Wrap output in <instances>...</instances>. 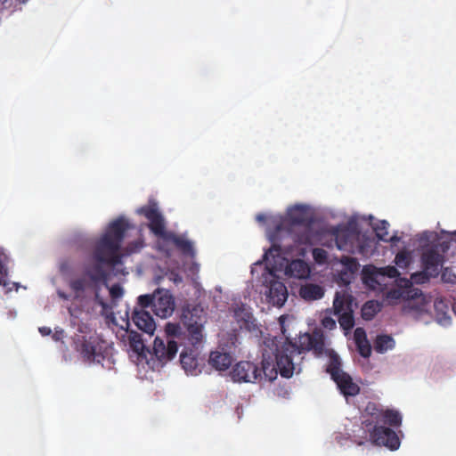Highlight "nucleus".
<instances>
[{"label":"nucleus","mask_w":456,"mask_h":456,"mask_svg":"<svg viewBox=\"0 0 456 456\" xmlns=\"http://www.w3.org/2000/svg\"><path fill=\"white\" fill-rule=\"evenodd\" d=\"M256 220L265 225L266 236L272 246L265 252L263 259L253 265L251 273L254 275L265 263L262 274L266 287L265 294L270 304L281 307L285 304V249L280 244L285 234V216L260 213L256 216Z\"/></svg>","instance_id":"1"},{"label":"nucleus","mask_w":456,"mask_h":456,"mask_svg":"<svg viewBox=\"0 0 456 456\" xmlns=\"http://www.w3.org/2000/svg\"><path fill=\"white\" fill-rule=\"evenodd\" d=\"M278 320L281 326V331L282 334H285V314H281Z\"/></svg>","instance_id":"42"},{"label":"nucleus","mask_w":456,"mask_h":456,"mask_svg":"<svg viewBox=\"0 0 456 456\" xmlns=\"http://www.w3.org/2000/svg\"><path fill=\"white\" fill-rule=\"evenodd\" d=\"M199 346H192V348H184L180 354L181 365L187 374L198 375L200 372L199 369Z\"/></svg>","instance_id":"13"},{"label":"nucleus","mask_w":456,"mask_h":456,"mask_svg":"<svg viewBox=\"0 0 456 456\" xmlns=\"http://www.w3.org/2000/svg\"><path fill=\"white\" fill-rule=\"evenodd\" d=\"M395 346V340L389 335H379L374 341L376 352L383 354Z\"/></svg>","instance_id":"24"},{"label":"nucleus","mask_w":456,"mask_h":456,"mask_svg":"<svg viewBox=\"0 0 456 456\" xmlns=\"http://www.w3.org/2000/svg\"><path fill=\"white\" fill-rule=\"evenodd\" d=\"M131 348L137 354H142L145 348L141 334L131 331L128 337Z\"/></svg>","instance_id":"26"},{"label":"nucleus","mask_w":456,"mask_h":456,"mask_svg":"<svg viewBox=\"0 0 456 456\" xmlns=\"http://www.w3.org/2000/svg\"><path fill=\"white\" fill-rule=\"evenodd\" d=\"M38 330L42 336H48L52 333L51 328L45 326L40 327Z\"/></svg>","instance_id":"43"},{"label":"nucleus","mask_w":456,"mask_h":456,"mask_svg":"<svg viewBox=\"0 0 456 456\" xmlns=\"http://www.w3.org/2000/svg\"><path fill=\"white\" fill-rule=\"evenodd\" d=\"M444 263V256L436 248H430L425 250L421 256L422 267L429 273V275L437 277L440 267Z\"/></svg>","instance_id":"12"},{"label":"nucleus","mask_w":456,"mask_h":456,"mask_svg":"<svg viewBox=\"0 0 456 456\" xmlns=\"http://www.w3.org/2000/svg\"><path fill=\"white\" fill-rule=\"evenodd\" d=\"M400 240V238L397 235H393L389 237L387 235V240L386 242H391L392 244H396Z\"/></svg>","instance_id":"45"},{"label":"nucleus","mask_w":456,"mask_h":456,"mask_svg":"<svg viewBox=\"0 0 456 456\" xmlns=\"http://www.w3.org/2000/svg\"><path fill=\"white\" fill-rule=\"evenodd\" d=\"M7 256L0 251V286L6 287L8 285L6 278L8 276V269L6 267Z\"/></svg>","instance_id":"29"},{"label":"nucleus","mask_w":456,"mask_h":456,"mask_svg":"<svg viewBox=\"0 0 456 456\" xmlns=\"http://www.w3.org/2000/svg\"><path fill=\"white\" fill-rule=\"evenodd\" d=\"M312 255L314 261L319 265H323L327 262L328 253L323 248H315L312 250Z\"/></svg>","instance_id":"31"},{"label":"nucleus","mask_w":456,"mask_h":456,"mask_svg":"<svg viewBox=\"0 0 456 456\" xmlns=\"http://www.w3.org/2000/svg\"><path fill=\"white\" fill-rule=\"evenodd\" d=\"M357 346V348H358V351H359V354L362 356V357H369L370 355V353H371V346L369 343V341H365V342H362V343H360L359 344H356Z\"/></svg>","instance_id":"35"},{"label":"nucleus","mask_w":456,"mask_h":456,"mask_svg":"<svg viewBox=\"0 0 456 456\" xmlns=\"http://www.w3.org/2000/svg\"><path fill=\"white\" fill-rule=\"evenodd\" d=\"M384 425L399 428L402 425L401 414L395 410L384 409L378 403L369 402L362 412V426L369 433L370 440L377 445L391 450L398 449L400 440L396 433Z\"/></svg>","instance_id":"3"},{"label":"nucleus","mask_w":456,"mask_h":456,"mask_svg":"<svg viewBox=\"0 0 456 456\" xmlns=\"http://www.w3.org/2000/svg\"><path fill=\"white\" fill-rule=\"evenodd\" d=\"M7 2V0H0V4L3 5Z\"/></svg>","instance_id":"47"},{"label":"nucleus","mask_w":456,"mask_h":456,"mask_svg":"<svg viewBox=\"0 0 456 456\" xmlns=\"http://www.w3.org/2000/svg\"><path fill=\"white\" fill-rule=\"evenodd\" d=\"M298 343V354L313 350L316 356H321L324 353L329 355L330 350H325L324 348V336L321 331H314L312 334L305 333L300 336ZM296 347L297 346L287 337V352H289L290 348L295 349Z\"/></svg>","instance_id":"8"},{"label":"nucleus","mask_w":456,"mask_h":456,"mask_svg":"<svg viewBox=\"0 0 456 456\" xmlns=\"http://www.w3.org/2000/svg\"><path fill=\"white\" fill-rule=\"evenodd\" d=\"M58 295L63 299H68V297L63 292L59 291Z\"/></svg>","instance_id":"46"},{"label":"nucleus","mask_w":456,"mask_h":456,"mask_svg":"<svg viewBox=\"0 0 456 456\" xmlns=\"http://www.w3.org/2000/svg\"><path fill=\"white\" fill-rule=\"evenodd\" d=\"M128 228L129 224L123 217L114 220L108 225L93 253V257L98 264L87 267L80 277L69 282V288L77 296L86 289H96L99 283L105 281L107 275L101 264L115 266L121 263L119 250Z\"/></svg>","instance_id":"2"},{"label":"nucleus","mask_w":456,"mask_h":456,"mask_svg":"<svg viewBox=\"0 0 456 456\" xmlns=\"http://www.w3.org/2000/svg\"><path fill=\"white\" fill-rule=\"evenodd\" d=\"M276 365L278 369L273 362H269L265 360L262 362V369H260V370L261 373L263 372L265 379L273 381L277 378L278 373H280L282 378H285V364L282 363V356L279 358V356L276 355Z\"/></svg>","instance_id":"17"},{"label":"nucleus","mask_w":456,"mask_h":456,"mask_svg":"<svg viewBox=\"0 0 456 456\" xmlns=\"http://www.w3.org/2000/svg\"><path fill=\"white\" fill-rule=\"evenodd\" d=\"M206 322V313L200 305L187 307L183 310L181 324L167 323L166 332L168 337L182 338V336L187 338L190 345H200L203 339V327Z\"/></svg>","instance_id":"4"},{"label":"nucleus","mask_w":456,"mask_h":456,"mask_svg":"<svg viewBox=\"0 0 456 456\" xmlns=\"http://www.w3.org/2000/svg\"><path fill=\"white\" fill-rule=\"evenodd\" d=\"M388 228H389V223L386 220L379 221L375 226L373 227V230L376 233V236L379 240L382 241L387 240V235H388Z\"/></svg>","instance_id":"28"},{"label":"nucleus","mask_w":456,"mask_h":456,"mask_svg":"<svg viewBox=\"0 0 456 456\" xmlns=\"http://www.w3.org/2000/svg\"><path fill=\"white\" fill-rule=\"evenodd\" d=\"M443 279L445 281H449V282H452V283H454L456 282V275L452 274V276H448V279H446V273H444L443 275H442Z\"/></svg>","instance_id":"44"},{"label":"nucleus","mask_w":456,"mask_h":456,"mask_svg":"<svg viewBox=\"0 0 456 456\" xmlns=\"http://www.w3.org/2000/svg\"><path fill=\"white\" fill-rule=\"evenodd\" d=\"M63 337H64V330L62 329L56 330L53 335V338L55 341L61 340Z\"/></svg>","instance_id":"40"},{"label":"nucleus","mask_w":456,"mask_h":456,"mask_svg":"<svg viewBox=\"0 0 456 456\" xmlns=\"http://www.w3.org/2000/svg\"><path fill=\"white\" fill-rule=\"evenodd\" d=\"M110 295L112 299H118L123 296V289L119 284H114L110 289Z\"/></svg>","instance_id":"37"},{"label":"nucleus","mask_w":456,"mask_h":456,"mask_svg":"<svg viewBox=\"0 0 456 456\" xmlns=\"http://www.w3.org/2000/svg\"><path fill=\"white\" fill-rule=\"evenodd\" d=\"M75 350L85 362H102L111 354L112 346L100 335H78L74 338Z\"/></svg>","instance_id":"5"},{"label":"nucleus","mask_w":456,"mask_h":456,"mask_svg":"<svg viewBox=\"0 0 456 456\" xmlns=\"http://www.w3.org/2000/svg\"><path fill=\"white\" fill-rule=\"evenodd\" d=\"M379 270L381 272L380 274H382V277H388V278H396L400 275L399 271L395 266H386L382 268H379Z\"/></svg>","instance_id":"34"},{"label":"nucleus","mask_w":456,"mask_h":456,"mask_svg":"<svg viewBox=\"0 0 456 456\" xmlns=\"http://www.w3.org/2000/svg\"><path fill=\"white\" fill-rule=\"evenodd\" d=\"M430 278H434L429 275V273L423 268L422 272L415 273L411 275V280L417 284H422L429 281Z\"/></svg>","instance_id":"33"},{"label":"nucleus","mask_w":456,"mask_h":456,"mask_svg":"<svg viewBox=\"0 0 456 456\" xmlns=\"http://www.w3.org/2000/svg\"><path fill=\"white\" fill-rule=\"evenodd\" d=\"M333 309L336 315L341 314L342 313L352 309V300L350 297L346 296L341 292H336L333 301Z\"/></svg>","instance_id":"23"},{"label":"nucleus","mask_w":456,"mask_h":456,"mask_svg":"<svg viewBox=\"0 0 456 456\" xmlns=\"http://www.w3.org/2000/svg\"><path fill=\"white\" fill-rule=\"evenodd\" d=\"M411 262L409 252L406 250L399 251L395 258V263L398 267L406 268Z\"/></svg>","instance_id":"30"},{"label":"nucleus","mask_w":456,"mask_h":456,"mask_svg":"<svg viewBox=\"0 0 456 456\" xmlns=\"http://www.w3.org/2000/svg\"><path fill=\"white\" fill-rule=\"evenodd\" d=\"M169 243L175 245V248L179 249L183 255L188 256L191 258L195 256V250L193 248L192 243L185 238L170 232L163 240L162 244L159 245V248L162 250H167V245Z\"/></svg>","instance_id":"14"},{"label":"nucleus","mask_w":456,"mask_h":456,"mask_svg":"<svg viewBox=\"0 0 456 456\" xmlns=\"http://www.w3.org/2000/svg\"><path fill=\"white\" fill-rule=\"evenodd\" d=\"M310 273V267L304 260L296 259L290 263L287 262V276L297 279H306L309 277Z\"/></svg>","instance_id":"18"},{"label":"nucleus","mask_w":456,"mask_h":456,"mask_svg":"<svg viewBox=\"0 0 456 456\" xmlns=\"http://www.w3.org/2000/svg\"><path fill=\"white\" fill-rule=\"evenodd\" d=\"M329 364L326 371L336 383L340 393L345 396H355L360 393V387L353 381L352 377L341 369V361L335 351H329Z\"/></svg>","instance_id":"7"},{"label":"nucleus","mask_w":456,"mask_h":456,"mask_svg":"<svg viewBox=\"0 0 456 456\" xmlns=\"http://www.w3.org/2000/svg\"><path fill=\"white\" fill-rule=\"evenodd\" d=\"M332 235L335 238V243L339 250L350 251L353 243V236L346 229L333 228Z\"/></svg>","instance_id":"22"},{"label":"nucleus","mask_w":456,"mask_h":456,"mask_svg":"<svg viewBox=\"0 0 456 456\" xmlns=\"http://www.w3.org/2000/svg\"><path fill=\"white\" fill-rule=\"evenodd\" d=\"M138 213L145 216L149 221V228L151 232L162 240L167 237V234L170 232L166 231L163 216L159 211L156 203L142 207L138 210Z\"/></svg>","instance_id":"9"},{"label":"nucleus","mask_w":456,"mask_h":456,"mask_svg":"<svg viewBox=\"0 0 456 456\" xmlns=\"http://www.w3.org/2000/svg\"><path fill=\"white\" fill-rule=\"evenodd\" d=\"M381 272L379 268L373 265H366L362 269V281L363 283L370 289H376L377 286H380L382 281L380 279H383Z\"/></svg>","instance_id":"20"},{"label":"nucleus","mask_w":456,"mask_h":456,"mask_svg":"<svg viewBox=\"0 0 456 456\" xmlns=\"http://www.w3.org/2000/svg\"><path fill=\"white\" fill-rule=\"evenodd\" d=\"M177 350V342L169 338L167 342L159 338L154 339L153 354L163 363L172 360L176 355Z\"/></svg>","instance_id":"11"},{"label":"nucleus","mask_w":456,"mask_h":456,"mask_svg":"<svg viewBox=\"0 0 456 456\" xmlns=\"http://www.w3.org/2000/svg\"><path fill=\"white\" fill-rule=\"evenodd\" d=\"M354 338L355 344H359L367 341L366 332L362 328H356L354 332Z\"/></svg>","instance_id":"36"},{"label":"nucleus","mask_w":456,"mask_h":456,"mask_svg":"<svg viewBox=\"0 0 456 456\" xmlns=\"http://www.w3.org/2000/svg\"><path fill=\"white\" fill-rule=\"evenodd\" d=\"M71 266L69 260H61L59 264V271L62 275H67L70 273Z\"/></svg>","instance_id":"38"},{"label":"nucleus","mask_w":456,"mask_h":456,"mask_svg":"<svg viewBox=\"0 0 456 456\" xmlns=\"http://www.w3.org/2000/svg\"><path fill=\"white\" fill-rule=\"evenodd\" d=\"M444 319L445 321H449V320H450V317H449V316H446V315L444 314Z\"/></svg>","instance_id":"49"},{"label":"nucleus","mask_w":456,"mask_h":456,"mask_svg":"<svg viewBox=\"0 0 456 456\" xmlns=\"http://www.w3.org/2000/svg\"><path fill=\"white\" fill-rule=\"evenodd\" d=\"M290 221L297 224H309L312 223V217L308 208L304 205H295L287 208V222Z\"/></svg>","instance_id":"16"},{"label":"nucleus","mask_w":456,"mask_h":456,"mask_svg":"<svg viewBox=\"0 0 456 456\" xmlns=\"http://www.w3.org/2000/svg\"><path fill=\"white\" fill-rule=\"evenodd\" d=\"M338 322L340 327L345 330H350L354 325V319L353 315V310L346 311L341 314H338Z\"/></svg>","instance_id":"27"},{"label":"nucleus","mask_w":456,"mask_h":456,"mask_svg":"<svg viewBox=\"0 0 456 456\" xmlns=\"http://www.w3.org/2000/svg\"><path fill=\"white\" fill-rule=\"evenodd\" d=\"M138 305L142 308H151L155 315L166 319L172 315L175 310V298L166 289H158L153 294L141 295Z\"/></svg>","instance_id":"6"},{"label":"nucleus","mask_w":456,"mask_h":456,"mask_svg":"<svg viewBox=\"0 0 456 456\" xmlns=\"http://www.w3.org/2000/svg\"><path fill=\"white\" fill-rule=\"evenodd\" d=\"M452 310H453L454 314H456V303L453 305Z\"/></svg>","instance_id":"48"},{"label":"nucleus","mask_w":456,"mask_h":456,"mask_svg":"<svg viewBox=\"0 0 456 456\" xmlns=\"http://www.w3.org/2000/svg\"><path fill=\"white\" fill-rule=\"evenodd\" d=\"M209 364L217 370H226L232 362V357L229 353L214 351L208 359Z\"/></svg>","instance_id":"19"},{"label":"nucleus","mask_w":456,"mask_h":456,"mask_svg":"<svg viewBox=\"0 0 456 456\" xmlns=\"http://www.w3.org/2000/svg\"><path fill=\"white\" fill-rule=\"evenodd\" d=\"M380 311V304L375 300L367 301L362 307V317L370 321Z\"/></svg>","instance_id":"25"},{"label":"nucleus","mask_w":456,"mask_h":456,"mask_svg":"<svg viewBox=\"0 0 456 456\" xmlns=\"http://www.w3.org/2000/svg\"><path fill=\"white\" fill-rule=\"evenodd\" d=\"M299 296L306 301L321 299L324 296V289L314 283H305L299 289Z\"/></svg>","instance_id":"21"},{"label":"nucleus","mask_w":456,"mask_h":456,"mask_svg":"<svg viewBox=\"0 0 456 456\" xmlns=\"http://www.w3.org/2000/svg\"><path fill=\"white\" fill-rule=\"evenodd\" d=\"M294 363L290 355L287 354V379H289L293 375Z\"/></svg>","instance_id":"39"},{"label":"nucleus","mask_w":456,"mask_h":456,"mask_svg":"<svg viewBox=\"0 0 456 456\" xmlns=\"http://www.w3.org/2000/svg\"><path fill=\"white\" fill-rule=\"evenodd\" d=\"M322 324L325 328H333L335 327L336 323L331 318H324L322 321Z\"/></svg>","instance_id":"41"},{"label":"nucleus","mask_w":456,"mask_h":456,"mask_svg":"<svg viewBox=\"0 0 456 456\" xmlns=\"http://www.w3.org/2000/svg\"><path fill=\"white\" fill-rule=\"evenodd\" d=\"M230 377L234 382H255L261 378V370L251 362L240 361L232 367Z\"/></svg>","instance_id":"10"},{"label":"nucleus","mask_w":456,"mask_h":456,"mask_svg":"<svg viewBox=\"0 0 456 456\" xmlns=\"http://www.w3.org/2000/svg\"><path fill=\"white\" fill-rule=\"evenodd\" d=\"M340 263L350 272H354L358 269L359 264L356 258L343 256L340 258Z\"/></svg>","instance_id":"32"},{"label":"nucleus","mask_w":456,"mask_h":456,"mask_svg":"<svg viewBox=\"0 0 456 456\" xmlns=\"http://www.w3.org/2000/svg\"><path fill=\"white\" fill-rule=\"evenodd\" d=\"M147 308L134 309L132 314V321L142 331L152 335L156 329L155 322Z\"/></svg>","instance_id":"15"}]
</instances>
